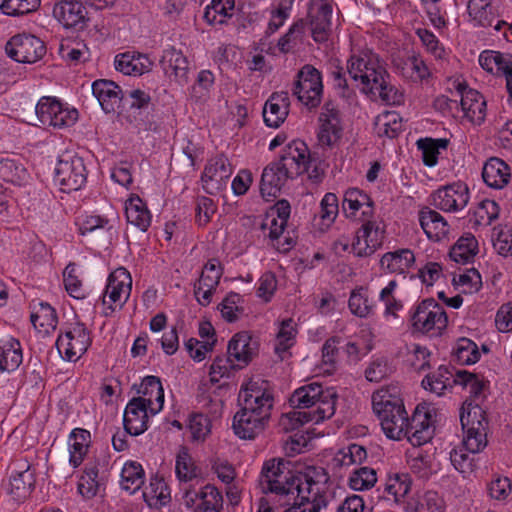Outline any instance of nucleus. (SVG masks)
Here are the masks:
<instances>
[{
	"mask_svg": "<svg viewBox=\"0 0 512 512\" xmlns=\"http://www.w3.org/2000/svg\"><path fill=\"white\" fill-rule=\"evenodd\" d=\"M186 433L191 442L203 443L211 433V419L203 413H192L185 424Z\"/></svg>",
	"mask_w": 512,
	"mask_h": 512,
	"instance_id": "obj_54",
	"label": "nucleus"
},
{
	"mask_svg": "<svg viewBox=\"0 0 512 512\" xmlns=\"http://www.w3.org/2000/svg\"><path fill=\"white\" fill-rule=\"evenodd\" d=\"M23 362V348L21 342L13 336L0 339V373H12Z\"/></svg>",
	"mask_w": 512,
	"mask_h": 512,
	"instance_id": "obj_36",
	"label": "nucleus"
},
{
	"mask_svg": "<svg viewBox=\"0 0 512 512\" xmlns=\"http://www.w3.org/2000/svg\"><path fill=\"white\" fill-rule=\"evenodd\" d=\"M415 34L419 38L426 53L431 55L435 61L444 62L449 58L450 51L440 42L438 37L427 28H417Z\"/></svg>",
	"mask_w": 512,
	"mask_h": 512,
	"instance_id": "obj_55",
	"label": "nucleus"
},
{
	"mask_svg": "<svg viewBox=\"0 0 512 512\" xmlns=\"http://www.w3.org/2000/svg\"><path fill=\"white\" fill-rule=\"evenodd\" d=\"M289 95L287 92H275L266 101L263 108V119L268 127L278 128L289 113Z\"/></svg>",
	"mask_w": 512,
	"mask_h": 512,
	"instance_id": "obj_33",
	"label": "nucleus"
},
{
	"mask_svg": "<svg viewBox=\"0 0 512 512\" xmlns=\"http://www.w3.org/2000/svg\"><path fill=\"white\" fill-rule=\"evenodd\" d=\"M435 408L427 403L416 406L412 417L409 418L408 433L405 436L413 446H421L429 442L434 433Z\"/></svg>",
	"mask_w": 512,
	"mask_h": 512,
	"instance_id": "obj_16",
	"label": "nucleus"
},
{
	"mask_svg": "<svg viewBox=\"0 0 512 512\" xmlns=\"http://www.w3.org/2000/svg\"><path fill=\"white\" fill-rule=\"evenodd\" d=\"M92 344L90 330L85 324L75 322L62 330L56 340L57 350L63 360L78 361Z\"/></svg>",
	"mask_w": 512,
	"mask_h": 512,
	"instance_id": "obj_11",
	"label": "nucleus"
},
{
	"mask_svg": "<svg viewBox=\"0 0 512 512\" xmlns=\"http://www.w3.org/2000/svg\"><path fill=\"white\" fill-rule=\"evenodd\" d=\"M92 93L105 113L114 112L123 98L120 86L107 79L95 80L92 83Z\"/></svg>",
	"mask_w": 512,
	"mask_h": 512,
	"instance_id": "obj_29",
	"label": "nucleus"
},
{
	"mask_svg": "<svg viewBox=\"0 0 512 512\" xmlns=\"http://www.w3.org/2000/svg\"><path fill=\"white\" fill-rule=\"evenodd\" d=\"M452 86L460 96L462 118L473 125H481L487 115V103L484 96L458 79L452 82Z\"/></svg>",
	"mask_w": 512,
	"mask_h": 512,
	"instance_id": "obj_17",
	"label": "nucleus"
},
{
	"mask_svg": "<svg viewBox=\"0 0 512 512\" xmlns=\"http://www.w3.org/2000/svg\"><path fill=\"white\" fill-rule=\"evenodd\" d=\"M376 482V471L366 466L354 469L348 478V485L354 491L369 490L375 486Z\"/></svg>",
	"mask_w": 512,
	"mask_h": 512,
	"instance_id": "obj_64",
	"label": "nucleus"
},
{
	"mask_svg": "<svg viewBox=\"0 0 512 512\" xmlns=\"http://www.w3.org/2000/svg\"><path fill=\"white\" fill-rule=\"evenodd\" d=\"M478 253V241L471 233L462 235L451 247L450 258L460 264L471 262Z\"/></svg>",
	"mask_w": 512,
	"mask_h": 512,
	"instance_id": "obj_52",
	"label": "nucleus"
},
{
	"mask_svg": "<svg viewBox=\"0 0 512 512\" xmlns=\"http://www.w3.org/2000/svg\"><path fill=\"white\" fill-rule=\"evenodd\" d=\"M452 357L460 365L475 364L481 357L477 344L468 338L458 339L452 349Z\"/></svg>",
	"mask_w": 512,
	"mask_h": 512,
	"instance_id": "obj_58",
	"label": "nucleus"
},
{
	"mask_svg": "<svg viewBox=\"0 0 512 512\" xmlns=\"http://www.w3.org/2000/svg\"><path fill=\"white\" fill-rule=\"evenodd\" d=\"M466 12L468 22L480 28L491 27L499 16L493 0H468Z\"/></svg>",
	"mask_w": 512,
	"mask_h": 512,
	"instance_id": "obj_34",
	"label": "nucleus"
},
{
	"mask_svg": "<svg viewBox=\"0 0 512 512\" xmlns=\"http://www.w3.org/2000/svg\"><path fill=\"white\" fill-rule=\"evenodd\" d=\"M456 385V370L441 365L438 369L428 374L422 380V386L425 390L441 396L448 389Z\"/></svg>",
	"mask_w": 512,
	"mask_h": 512,
	"instance_id": "obj_41",
	"label": "nucleus"
},
{
	"mask_svg": "<svg viewBox=\"0 0 512 512\" xmlns=\"http://www.w3.org/2000/svg\"><path fill=\"white\" fill-rule=\"evenodd\" d=\"M416 264V256L409 248H398L382 254L379 268L385 274L406 276Z\"/></svg>",
	"mask_w": 512,
	"mask_h": 512,
	"instance_id": "obj_25",
	"label": "nucleus"
},
{
	"mask_svg": "<svg viewBox=\"0 0 512 512\" xmlns=\"http://www.w3.org/2000/svg\"><path fill=\"white\" fill-rule=\"evenodd\" d=\"M432 204L444 212H457L466 207L469 201V189L458 181L438 188L431 195Z\"/></svg>",
	"mask_w": 512,
	"mask_h": 512,
	"instance_id": "obj_18",
	"label": "nucleus"
},
{
	"mask_svg": "<svg viewBox=\"0 0 512 512\" xmlns=\"http://www.w3.org/2000/svg\"><path fill=\"white\" fill-rule=\"evenodd\" d=\"M402 129V120L396 111H384L374 120V131L379 137L395 138Z\"/></svg>",
	"mask_w": 512,
	"mask_h": 512,
	"instance_id": "obj_56",
	"label": "nucleus"
},
{
	"mask_svg": "<svg viewBox=\"0 0 512 512\" xmlns=\"http://www.w3.org/2000/svg\"><path fill=\"white\" fill-rule=\"evenodd\" d=\"M184 504L195 509H222L223 497L213 485H206L200 491L187 490L183 496Z\"/></svg>",
	"mask_w": 512,
	"mask_h": 512,
	"instance_id": "obj_38",
	"label": "nucleus"
},
{
	"mask_svg": "<svg viewBox=\"0 0 512 512\" xmlns=\"http://www.w3.org/2000/svg\"><path fill=\"white\" fill-rule=\"evenodd\" d=\"M132 291V277L124 267L112 271L105 286L102 296L103 315L111 316L114 312L121 310L127 303Z\"/></svg>",
	"mask_w": 512,
	"mask_h": 512,
	"instance_id": "obj_10",
	"label": "nucleus"
},
{
	"mask_svg": "<svg viewBox=\"0 0 512 512\" xmlns=\"http://www.w3.org/2000/svg\"><path fill=\"white\" fill-rule=\"evenodd\" d=\"M412 489V479L408 473H389L384 484V493L396 504H403Z\"/></svg>",
	"mask_w": 512,
	"mask_h": 512,
	"instance_id": "obj_44",
	"label": "nucleus"
},
{
	"mask_svg": "<svg viewBox=\"0 0 512 512\" xmlns=\"http://www.w3.org/2000/svg\"><path fill=\"white\" fill-rule=\"evenodd\" d=\"M160 65L165 75L181 85L188 81L189 64L181 50L169 46L163 50Z\"/></svg>",
	"mask_w": 512,
	"mask_h": 512,
	"instance_id": "obj_27",
	"label": "nucleus"
},
{
	"mask_svg": "<svg viewBox=\"0 0 512 512\" xmlns=\"http://www.w3.org/2000/svg\"><path fill=\"white\" fill-rule=\"evenodd\" d=\"M289 178H293L278 162L268 165L262 173L260 192L264 198H275Z\"/></svg>",
	"mask_w": 512,
	"mask_h": 512,
	"instance_id": "obj_37",
	"label": "nucleus"
},
{
	"mask_svg": "<svg viewBox=\"0 0 512 512\" xmlns=\"http://www.w3.org/2000/svg\"><path fill=\"white\" fill-rule=\"evenodd\" d=\"M91 444V434L83 428H75L68 439L69 463L73 468L79 467L88 452Z\"/></svg>",
	"mask_w": 512,
	"mask_h": 512,
	"instance_id": "obj_43",
	"label": "nucleus"
},
{
	"mask_svg": "<svg viewBox=\"0 0 512 512\" xmlns=\"http://www.w3.org/2000/svg\"><path fill=\"white\" fill-rule=\"evenodd\" d=\"M372 408L384 435L394 441L405 438L409 428L402 391L399 385L383 386L372 394Z\"/></svg>",
	"mask_w": 512,
	"mask_h": 512,
	"instance_id": "obj_1",
	"label": "nucleus"
},
{
	"mask_svg": "<svg viewBox=\"0 0 512 512\" xmlns=\"http://www.w3.org/2000/svg\"><path fill=\"white\" fill-rule=\"evenodd\" d=\"M122 489L130 494L137 492L144 484V470L142 466L133 461L126 462L121 471Z\"/></svg>",
	"mask_w": 512,
	"mask_h": 512,
	"instance_id": "obj_59",
	"label": "nucleus"
},
{
	"mask_svg": "<svg viewBox=\"0 0 512 512\" xmlns=\"http://www.w3.org/2000/svg\"><path fill=\"white\" fill-rule=\"evenodd\" d=\"M232 173L233 166L225 155L219 154L210 158L201 175L203 189L209 194L221 190Z\"/></svg>",
	"mask_w": 512,
	"mask_h": 512,
	"instance_id": "obj_19",
	"label": "nucleus"
},
{
	"mask_svg": "<svg viewBox=\"0 0 512 512\" xmlns=\"http://www.w3.org/2000/svg\"><path fill=\"white\" fill-rule=\"evenodd\" d=\"M268 420L241 408L234 415L232 428L239 438L253 439L264 429Z\"/></svg>",
	"mask_w": 512,
	"mask_h": 512,
	"instance_id": "obj_32",
	"label": "nucleus"
},
{
	"mask_svg": "<svg viewBox=\"0 0 512 512\" xmlns=\"http://www.w3.org/2000/svg\"><path fill=\"white\" fill-rule=\"evenodd\" d=\"M114 66L124 75L141 76L152 69L153 62L146 54L127 51L115 56Z\"/></svg>",
	"mask_w": 512,
	"mask_h": 512,
	"instance_id": "obj_30",
	"label": "nucleus"
},
{
	"mask_svg": "<svg viewBox=\"0 0 512 512\" xmlns=\"http://www.w3.org/2000/svg\"><path fill=\"white\" fill-rule=\"evenodd\" d=\"M332 6L322 3L311 16V33L314 41L322 43L328 40L331 32Z\"/></svg>",
	"mask_w": 512,
	"mask_h": 512,
	"instance_id": "obj_46",
	"label": "nucleus"
},
{
	"mask_svg": "<svg viewBox=\"0 0 512 512\" xmlns=\"http://www.w3.org/2000/svg\"><path fill=\"white\" fill-rule=\"evenodd\" d=\"M290 214V203L285 199L278 200L269 208L262 222V229L268 231L272 246L281 253L290 251L294 246L293 239L284 236Z\"/></svg>",
	"mask_w": 512,
	"mask_h": 512,
	"instance_id": "obj_9",
	"label": "nucleus"
},
{
	"mask_svg": "<svg viewBox=\"0 0 512 512\" xmlns=\"http://www.w3.org/2000/svg\"><path fill=\"white\" fill-rule=\"evenodd\" d=\"M150 408L139 400L130 399L123 413V426L126 433L139 436L149 428Z\"/></svg>",
	"mask_w": 512,
	"mask_h": 512,
	"instance_id": "obj_26",
	"label": "nucleus"
},
{
	"mask_svg": "<svg viewBox=\"0 0 512 512\" xmlns=\"http://www.w3.org/2000/svg\"><path fill=\"white\" fill-rule=\"evenodd\" d=\"M235 14V0H211L205 7L204 19L210 25L226 24Z\"/></svg>",
	"mask_w": 512,
	"mask_h": 512,
	"instance_id": "obj_48",
	"label": "nucleus"
},
{
	"mask_svg": "<svg viewBox=\"0 0 512 512\" xmlns=\"http://www.w3.org/2000/svg\"><path fill=\"white\" fill-rule=\"evenodd\" d=\"M35 112L42 125L58 129L70 127L78 119L77 109L52 96L41 97Z\"/></svg>",
	"mask_w": 512,
	"mask_h": 512,
	"instance_id": "obj_12",
	"label": "nucleus"
},
{
	"mask_svg": "<svg viewBox=\"0 0 512 512\" xmlns=\"http://www.w3.org/2000/svg\"><path fill=\"white\" fill-rule=\"evenodd\" d=\"M337 398L334 388H324L313 382L296 389L290 403L295 408L311 412L316 422H323L335 414Z\"/></svg>",
	"mask_w": 512,
	"mask_h": 512,
	"instance_id": "obj_3",
	"label": "nucleus"
},
{
	"mask_svg": "<svg viewBox=\"0 0 512 512\" xmlns=\"http://www.w3.org/2000/svg\"><path fill=\"white\" fill-rule=\"evenodd\" d=\"M411 471L419 478L427 479L437 473L440 469V462L435 453L428 451H419L411 456L408 461Z\"/></svg>",
	"mask_w": 512,
	"mask_h": 512,
	"instance_id": "obj_53",
	"label": "nucleus"
},
{
	"mask_svg": "<svg viewBox=\"0 0 512 512\" xmlns=\"http://www.w3.org/2000/svg\"><path fill=\"white\" fill-rule=\"evenodd\" d=\"M347 69L350 77L356 82L363 93L379 87V81L387 72L379 56L371 50L354 53L348 60Z\"/></svg>",
	"mask_w": 512,
	"mask_h": 512,
	"instance_id": "obj_4",
	"label": "nucleus"
},
{
	"mask_svg": "<svg viewBox=\"0 0 512 512\" xmlns=\"http://www.w3.org/2000/svg\"><path fill=\"white\" fill-rule=\"evenodd\" d=\"M409 314L412 330L429 337L441 336L448 325L444 307L432 298L424 299L413 306Z\"/></svg>",
	"mask_w": 512,
	"mask_h": 512,
	"instance_id": "obj_6",
	"label": "nucleus"
},
{
	"mask_svg": "<svg viewBox=\"0 0 512 512\" xmlns=\"http://www.w3.org/2000/svg\"><path fill=\"white\" fill-rule=\"evenodd\" d=\"M14 466L7 491L15 501L21 502L30 495L35 486V469L25 459L16 460Z\"/></svg>",
	"mask_w": 512,
	"mask_h": 512,
	"instance_id": "obj_21",
	"label": "nucleus"
},
{
	"mask_svg": "<svg viewBox=\"0 0 512 512\" xmlns=\"http://www.w3.org/2000/svg\"><path fill=\"white\" fill-rule=\"evenodd\" d=\"M30 320L42 336L50 335L58 325L56 310L47 302L38 301L31 304Z\"/></svg>",
	"mask_w": 512,
	"mask_h": 512,
	"instance_id": "obj_35",
	"label": "nucleus"
},
{
	"mask_svg": "<svg viewBox=\"0 0 512 512\" xmlns=\"http://www.w3.org/2000/svg\"><path fill=\"white\" fill-rule=\"evenodd\" d=\"M460 422L465 433L462 442L464 448L471 454L481 452L488 443V422L479 404L466 400L460 409Z\"/></svg>",
	"mask_w": 512,
	"mask_h": 512,
	"instance_id": "obj_5",
	"label": "nucleus"
},
{
	"mask_svg": "<svg viewBox=\"0 0 512 512\" xmlns=\"http://www.w3.org/2000/svg\"><path fill=\"white\" fill-rule=\"evenodd\" d=\"M125 216L127 222L142 232L148 230L152 215L146 203L138 196L132 195L125 202Z\"/></svg>",
	"mask_w": 512,
	"mask_h": 512,
	"instance_id": "obj_42",
	"label": "nucleus"
},
{
	"mask_svg": "<svg viewBox=\"0 0 512 512\" xmlns=\"http://www.w3.org/2000/svg\"><path fill=\"white\" fill-rule=\"evenodd\" d=\"M342 209L346 218L362 222L373 218L375 203L364 190L350 187L344 192Z\"/></svg>",
	"mask_w": 512,
	"mask_h": 512,
	"instance_id": "obj_20",
	"label": "nucleus"
},
{
	"mask_svg": "<svg viewBox=\"0 0 512 512\" xmlns=\"http://www.w3.org/2000/svg\"><path fill=\"white\" fill-rule=\"evenodd\" d=\"M53 15L65 28H82L87 12L82 2L65 0L54 6Z\"/></svg>",
	"mask_w": 512,
	"mask_h": 512,
	"instance_id": "obj_31",
	"label": "nucleus"
},
{
	"mask_svg": "<svg viewBox=\"0 0 512 512\" xmlns=\"http://www.w3.org/2000/svg\"><path fill=\"white\" fill-rule=\"evenodd\" d=\"M215 83V76L210 70L198 72L196 82L191 87L190 96L195 102H206Z\"/></svg>",
	"mask_w": 512,
	"mask_h": 512,
	"instance_id": "obj_63",
	"label": "nucleus"
},
{
	"mask_svg": "<svg viewBox=\"0 0 512 512\" xmlns=\"http://www.w3.org/2000/svg\"><path fill=\"white\" fill-rule=\"evenodd\" d=\"M449 141L444 138H424L417 141V148L422 153L423 163L428 167H433L438 162L440 150H445Z\"/></svg>",
	"mask_w": 512,
	"mask_h": 512,
	"instance_id": "obj_61",
	"label": "nucleus"
},
{
	"mask_svg": "<svg viewBox=\"0 0 512 512\" xmlns=\"http://www.w3.org/2000/svg\"><path fill=\"white\" fill-rule=\"evenodd\" d=\"M258 352V342L247 331L232 336L228 342L227 355L237 368L246 367Z\"/></svg>",
	"mask_w": 512,
	"mask_h": 512,
	"instance_id": "obj_23",
	"label": "nucleus"
},
{
	"mask_svg": "<svg viewBox=\"0 0 512 512\" xmlns=\"http://www.w3.org/2000/svg\"><path fill=\"white\" fill-rule=\"evenodd\" d=\"M386 223L382 219H367L354 233L355 256L366 258L380 249L386 238Z\"/></svg>",
	"mask_w": 512,
	"mask_h": 512,
	"instance_id": "obj_13",
	"label": "nucleus"
},
{
	"mask_svg": "<svg viewBox=\"0 0 512 512\" xmlns=\"http://www.w3.org/2000/svg\"><path fill=\"white\" fill-rule=\"evenodd\" d=\"M375 302L369 297L368 289L358 286L350 293L348 308L350 312L359 318H368L374 314Z\"/></svg>",
	"mask_w": 512,
	"mask_h": 512,
	"instance_id": "obj_51",
	"label": "nucleus"
},
{
	"mask_svg": "<svg viewBox=\"0 0 512 512\" xmlns=\"http://www.w3.org/2000/svg\"><path fill=\"white\" fill-rule=\"evenodd\" d=\"M293 93L308 108H315L321 103L323 94L322 76L314 66L306 64L297 73Z\"/></svg>",
	"mask_w": 512,
	"mask_h": 512,
	"instance_id": "obj_14",
	"label": "nucleus"
},
{
	"mask_svg": "<svg viewBox=\"0 0 512 512\" xmlns=\"http://www.w3.org/2000/svg\"><path fill=\"white\" fill-rule=\"evenodd\" d=\"M136 392L137 396L132 399L139 400L140 403L150 408L151 415H156L162 411L165 396L160 378L152 375L144 377L140 384L136 386Z\"/></svg>",
	"mask_w": 512,
	"mask_h": 512,
	"instance_id": "obj_24",
	"label": "nucleus"
},
{
	"mask_svg": "<svg viewBox=\"0 0 512 512\" xmlns=\"http://www.w3.org/2000/svg\"><path fill=\"white\" fill-rule=\"evenodd\" d=\"M309 161L310 153L306 143L293 140L283 148L277 162L294 178L308 170Z\"/></svg>",
	"mask_w": 512,
	"mask_h": 512,
	"instance_id": "obj_22",
	"label": "nucleus"
},
{
	"mask_svg": "<svg viewBox=\"0 0 512 512\" xmlns=\"http://www.w3.org/2000/svg\"><path fill=\"white\" fill-rule=\"evenodd\" d=\"M418 220L429 240L439 242L448 238L450 225L436 210L429 207L422 208L418 213Z\"/></svg>",
	"mask_w": 512,
	"mask_h": 512,
	"instance_id": "obj_28",
	"label": "nucleus"
},
{
	"mask_svg": "<svg viewBox=\"0 0 512 512\" xmlns=\"http://www.w3.org/2000/svg\"><path fill=\"white\" fill-rule=\"evenodd\" d=\"M28 173L25 167L16 159L0 158V178L14 185H21L27 180Z\"/></svg>",
	"mask_w": 512,
	"mask_h": 512,
	"instance_id": "obj_60",
	"label": "nucleus"
},
{
	"mask_svg": "<svg viewBox=\"0 0 512 512\" xmlns=\"http://www.w3.org/2000/svg\"><path fill=\"white\" fill-rule=\"evenodd\" d=\"M302 484L303 477L290 468L289 461L282 458L270 459L262 467L261 486L263 491L275 495L283 505L305 496Z\"/></svg>",
	"mask_w": 512,
	"mask_h": 512,
	"instance_id": "obj_2",
	"label": "nucleus"
},
{
	"mask_svg": "<svg viewBox=\"0 0 512 512\" xmlns=\"http://www.w3.org/2000/svg\"><path fill=\"white\" fill-rule=\"evenodd\" d=\"M307 496H302V501L298 505H293L283 512H320L321 509L326 508L328 499L326 493H321L316 483L308 481Z\"/></svg>",
	"mask_w": 512,
	"mask_h": 512,
	"instance_id": "obj_47",
	"label": "nucleus"
},
{
	"mask_svg": "<svg viewBox=\"0 0 512 512\" xmlns=\"http://www.w3.org/2000/svg\"><path fill=\"white\" fill-rule=\"evenodd\" d=\"M482 178L489 187L502 189L510 181V167L502 159L492 157L483 166Z\"/></svg>",
	"mask_w": 512,
	"mask_h": 512,
	"instance_id": "obj_40",
	"label": "nucleus"
},
{
	"mask_svg": "<svg viewBox=\"0 0 512 512\" xmlns=\"http://www.w3.org/2000/svg\"><path fill=\"white\" fill-rule=\"evenodd\" d=\"M238 400L241 408L255 415L270 418L274 397L268 381L255 377L242 383Z\"/></svg>",
	"mask_w": 512,
	"mask_h": 512,
	"instance_id": "obj_7",
	"label": "nucleus"
},
{
	"mask_svg": "<svg viewBox=\"0 0 512 512\" xmlns=\"http://www.w3.org/2000/svg\"><path fill=\"white\" fill-rule=\"evenodd\" d=\"M478 61L484 70L497 76H503L512 70V56L499 51L484 50Z\"/></svg>",
	"mask_w": 512,
	"mask_h": 512,
	"instance_id": "obj_45",
	"label": "nucleus"
},
{
	"mask_svg": "<svg viewBox=\"0 0 512 512\" xmlns=\"http://www.w3.org/2000/svg\"><path fill=\"white\" fill-rule=\"evenodd\" d=\"M408 512H445V502L435 491H426L408 502Z\"/></svg>",
	"mask_w": 512,
	"mask_h": 512,
	"instance_id": "obj_57",
	"label": "nucleus"
},
{
	"mask_svg": "<svg viewBox=\"0 0 512 512\" xmlns=\"http://www.w3.org/2000/svg\"><path fill=\"white\" fill-rule=\"evenodd\" d=\"M319 120L321 122L318 140L322 146L333 147L342 137V126L339 114L335 110H326L322 112Z\"/></svg>",
	"mask_w": 512,
	"mask_h": 512,
	"instance_id": "obj_39",
	"label": "nucleus"
},
{
	"mask_svg": "<svg viewBox=\"0 0 512 512\" xmlns=\"http://www.w3.org/2000/svg\"><path fill=\"white\" fill-rule=\"evenodd\" d=\"M398 288V282L395 279L390 280L387 285L381 289L379 293V301L385 306L384 317L386 319H395L397 313L403 309V303L395 297Z\"/></svg>",
	"mask_w": 512,
	"mask_h": 512,
	"instance_id": "obj_62",
	"label": "nucleus"
},
{
	"mask_svg": "<svg viewBox=\"0 0 512 512\" xmlns=\"http://www.w3.org/2000/svg\"><path fill=\"white\" fill-rule=\"evenodd\" d=\"M102 486L103 483L99 478L98 465L96 463L86 464L77 484L79 494L85 499H92L98 495Z\"/></svg>",
	"mask_w": 512,
	"mask_h": 512,
	"instance_id": "obj_50",
	"label": "nucleus"
},
{
	"mask_svg": "<svg viewBox=\"0 0 512 512\" xmlns=\"http://www.w3.org/2000/svg\"><path fill=\"white\" fill-rule=\"evenodd\" d=\"M402 75L412 82L423 83L431 79L432 70L419 53H413L405 60Z\"/></svg>",
	"mask_w": 512,
	"mask_h": 512,
	"instance_id": "obj_49",
	"label": "nucleus"
},
{
	"mask_svg": "<svg viewBox=\"0 0 512 512\" xmlns=\"http://www.w3.org/2000/svg\"><path fill=\"white\" fill-rule=\"evenodd\" d=\"M7 55L19 63H36L46 54L44 42L37 36L21 33L10 38L5 46Z\"/></svg>",
	"mask_w": 512,
	"mask_h": 512,
	"instance_id": "obj_15",
	"label": "nucleus"
},
{
	"mask_svg": "<svg viewBox=\"0 0 512 512\" xmlns=\"http://www.w3.org/2000/svg\"><path fill=\"white\" fill-rule=\"evenodd\" d=\"M87 181L84 160L73 153H63L58 157L54 168V185L64 193L78 191Z\"/></svg>",
	"mask_w": 512,
	"mask_h": 512,
	"instance_id": "obj_8",
	"label": "nucleus"
}]
</instances>
